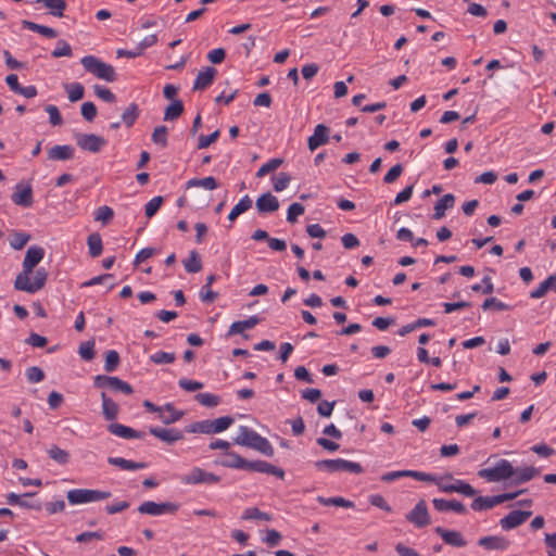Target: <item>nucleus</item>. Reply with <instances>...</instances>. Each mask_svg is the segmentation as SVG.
<instances>
[{"instance_id": "nucleus-1", "label": "nucleus", "mask_w": 556, "mask_h": 556, "mask_svg": "<svg viewBox=\"0 0 556 556\" xmlns=\"http://www.w3.org/2000/svg\"><path fill=\"white\" fill-rule=\"evenodd\" d=\"M215 464L227 468L273 475L279 479H283L285 477V471L281 468L271 465L270 463L265 460H248L229 450L225 452L224 455H222L218 459H216Z\"/></svg>"}, {"instance_id": "nucleus-2", "label": "nucleus", "mask_w": 556, "mask_h": 556, "mask_svg": "<svg viewBox=\"0 0 556 556\" xmlns=\"http://www.w3.org/2000/svg\"><path fill=\"white\" fill-rule=\"evenodd\" d=\"M233 443L251 447L269 457L274 455V447L269 441L247 426L239 427V433L233 439Z\"/></svg>"}, {"instance_id": "nucleus-3", "label": "nucleus", "mask_w": 556, "mask_h": 556, "mask_svg": "<svg viewBox=\"0 0 556 556\" xmlns=\"http://www.w3.org/2000/svg\"><path fill=\"white\" fill-rule=\"evenodd\" d=\"M430 480H424L425 482H433L438 485L439 490L444 493H459L465 496L471 497L475 496L477 491L466 481L462 479H455L453 483H446V480H453V476L451 473H445L444 476L438 477L431 473H427Z\"/></svg>"}, {"instance_id": "nucleus-4", "label": "nucleus", "mask_w": 556, "mask_h": 556, "mask_svg": "<svg viewBox=\"0 0 556 556\" xmlns=\"http://www.w3.org/2000/svg\"><path fill=\"white\" fill-rule=\"evenodd\" d=\"M80 63L87 73H90L98 79H102L106 83H113L117 79L115 68L94 55L84 56Z\"/></svg>"}, {"instance_id": "nucleus-5", "label": "nucleus", "mask_w": 556, "mask_h": 556, "mask_svg": "<svg viewBox=\"0 0 556 556\" xmlns=\"http://www.w3.org/2000/svg\"><path fill=\"white\" fill-rule=\"evenodd\" d=\"M235 419L231 416H223L214 420H201L195 421L186 428L187 432L190 433H204V434H215L220 433L228 429Z\"/></svg>"}, {"instance_id": "nucleus-6", "label": "nucleus", "mask_w": 556, "mask_h": 556, "mask_svg": "<svg viewBox=\"0 0 556 556\" xmlns=\"http://www.w3.org/2000/svg\"><path fill=\"white\" fill-rule=\"evenodd\" d=\"M29 275L30 274H18L14 280V288L18 291L36 293L45 287L48 279V271L46 268H38L33 281H30Z\"/></svg>"}, {"instance_id": "nucleus-7", "label": "nucleus", "mask_w": 556, "mask_h": 556, "mask_svg": "<svg viewBox=\"0 0 556 556\" xmlns=\"http://www.w3.org/2000/svg\"><path fill=\"white\" fill-rule=\"evenodd\" d=\"M110 491L91 489H73L67 492V500L72 505L99 502L111 497Z\"/></svg>"}, {"instance_id": "nucleus-8", "label": "nucleus", "mask_w": 556, "mask_h": 556, "mask_svg": "<svg viewBox=\"0 0 556 556\" xmlns=\"http://www.w3.org/2000/svg\"><path fill=\"white\" fill-rule=\"evenodd\" d=\"M315 467L318 470H325L328 472L348 471L359 475L364 471L361 464L342 458L318 460L315 463Z\"/></svg>"}, {"instance_id": "nucleus-9", "label": "nucleus", "mask_w": 556, "mask_h": 556, "mask_svg": "<svg viewBox=\"0 0 556 556\" xmlns=\"http://www.w3.org/2000/svg\"><path fill=\"white\" fill-rule=\"evenodd\" d=\"M515 469L506 459H501L493 468H483L478 471V476L490 481L498 482L513 478Z\"/></svg>"}, {"instance_id": "nucleus-10", "label": "nucleus", "mask_w": 556, "mask_h": 556, "mask_svg": "<svg viewBox=\"0 0 556 556\" xmlns=\"http://www.w3.org/2000/svg\"><path fill=\"white\" fill-rule=\"evenodd\" d=\"M93 384L96 388L110 389L112 391L122 392L127 395L134 393L132 387L118 377L98 375L93 379Z\"/></svg>"}, {"instance_id": "nucleus-11", "label": "nucleus", "mask_w": 556, "mask_h": 556, "mask_svg": "<svg viewBox=\"0 0 556 556\" xmlns=\"http://www.w3.org/2000/svg\"><path fill=\"white\" fill-rule=\"evenodd\" d=\"M220 481V477L208 472L200 467H193L191 471L181 478V482L185 484H216Z\"/></svg>"}, {"instance_id": "nucleus-12", "label": "nucleus", "mask_w": 556, "mask_h": 556, "mask_svg": "<svg viewBox=\"0 0 556 556\" xmlns=\"http://www.w3.org/2000/svg\"><path fill=\"white\" fill-rule=\"evenodd\" d=\"M406 520L416 528H424L431 522L428 507L425 500H420L415 507L406 514Z\"/></svg>"}, {"instance_id": "nucleus-13", "label": "nucleus", "mask_w": 556, "mask_h": 556, "mask_svg": "<svg viewBox=\"0 0 556 556\" xmlns=\"http://www.w3.org/2000/svg\"><path fill=\"white\" fill-rule=\"evenodd\" d=\"M179 505L176 503H155L152 501L143 502L139 505L138 511L140 514H147L151 516H161L164 514H174L177 511Z\"/></svg>"}, {"instance_id": "nucleus-14", "label": "nucleus", "mask_w": 556, "mask_h": 556, "mask_svg": "<svg viewBox=\"0 0 556 556\" xmlns=\"http://www.w3.org/2000/svg\"><path fill=\"white\" fill-rule=\"evenodd\" d=\"M12 202L21 207H30L34 203L33 188L29 184H17L11 195Z\"/></svg>"}, {"instance_id": "nucleus-15", "label": "nucleus", "mask_w": 556, "mask_h": 556, "mask_svg": "<svg viewBox=\"0 0 556 556\" xmlns=\"http://www.w3.org/2000/svg\"><path fill=\"white\" fill-rule=\"evenodd\" d=\"M76 142L80 149L92 153L100 152V150L106 144L104 138L94 134L78 135Z\"/></svg>"}, {"instance_id": "nucleus-16", "label": "nucleus", "mask_w": 556, "mask_h": 556, "mask_svg": "<svg viewBox=\"0 0 556 556\" xmlns=\"http://www.w3.org/2000/svg\"><path fill=\"white\" fill-rule=\"evenodd\" d=\"M43 256V248L39 245L29 247L22 264L23 270L20 274H31L34 268L42 261Z\"/></svg>"}, {"instance_id": "nucleus-17", "label": "nucleus", "mask_w": 556, "mask_h": 556, "mask_svg": "<svg viewBox=\"0 0 556 556\" xmlns=\"http://www.w3.org/2000/svg\"><path fill=\"white\" fill-rule=\"evenodd\" d=\"M530 510H513L500 520L503 530H511L522 525L530 516Z\"/></svg>"}, {"instance_id": "nucleus-18", "label": "nucleus", "mask_w": 556, "mask_h": 556, "mask_svg": "<svg viewBox=\"0 0 556 556\" xmlns=\"http://www.w3.org/2000/svg\"><path fill=\"white\" fill-rule=\"evenodd\" d=\"M434 531L447 545L453 547H465L467 545V541L459 531L447 530L442 527H437Z\"/></svg>"}, {"instance_id": "nucleus-19", "label": "nucleus", "mask_w": 556, "mask_h": 556, "mask_svg": "<svg viewBox=\"0 0 556 556\" xmlns=\"http://www.w3.org/2000/svg\"><path fill=\"white\" fill-rule=\"evenodd\" d=\"M478 545L488 551H506L510 542L502 535H489L479 539Z\"/></svg>"}, {"instance_id": "nucleus-20", "label": "nucleus", "mask_w": 556, "mask_h": 556, "mask_svg": "<svg viewBox=\"0 0 556 556\" xmlns=\"http://www.w3.org/2000/svg\"><path fill=\"white\" fill-rule=\"evenodd\" d=\"M150 433L167 444H173L184 439L182 432L178 429L151 427Z\"/></svg>"}, {"instance_id": "nucleus-21", "label": "nucleus", "mask_w": 556, "mask_h": 556, "mask_svg": "<svg viewBox=\"0 0 556 556\" xmlns=\"http://www.w3.org/2000/svg\"><path fill=\"white\" fill-rule=\"evenodd\" d=\"M410 477L418 481L430 480L426 472L416 470H397L383 473L380 480L387 483L393 482L400 478Z\"/></svg>"}, {"instance_id": "nucleus-22", "label": "nucleus", "mask_w": 556, "mask_h": 556, "mask_svg": "<svg viewBox=\"0 0 556 556\" xmlns=\"http://www.w3.org/2000/svg\"><path fill=\"white\" fill-rule=\"evenodd\" d=\"M329 140V128L324 124H318L314 134L308 138L307 146L311 151H315L320 146H324Z\"/></svg>"}, {"instance_id": "nucleus-23", "label": "nucleus", "mask_w": 556, "mask_h": 556, "mask_svg": "<svg viewBox=\"0 0 556 556\" xmlns=\"http://www.w3.org/2000/svg\"><path fill=\"white\" fill-rule=\"evenodd\" d=\"M255 205H256L258 213H261V214L273 213V212L278 211L279 201L270 192H266L257 198Z\"/></svg>"}, {"instance_id": "nucleus-24", "label": "nucleus", "mask_w": 556, "mask_h": 556, "mask_svg": "<svg viewBox=\"0 0 556 556\" xmlns=\"http://www.w3.org/2000/svg\"><path fill=\"white\" fill-rule=\"evenodd\" d=\"M216 73V68L212 66H207L200 71L193 83V90H204L210 87L214 81Z\"/></svg>"}, {"instance_id": "nucleus-25", "label": "nucleus", "mask_w": 556, "mask_h": 556, "mask_svg": "<svg viewBox=\"0 0 556 556\" xmlns=\"http://www.w3.org/2000/svg\"><path fill=\"white\" fill-rule=\"evenodd\" d=\"M108 430L112 434L124 439H142L144 437L143 432L137 431L130 427L117 422L110 424L108 426Z\"/></svg>"}, {"instance_id": "nucleus-26", "label": "nucleus", "mask_w": 556, "mask_h": 556, "mask_svg": "<svg viewBox=\"0 0 556 556\" xmlns=\"http://www.w3.org/2000/svg\"><path fill=\"white\" fill-rule=\"evenodd\" d=\"M74 156V148L68 144L54 146L48 151V157L53 161H67Z\"/></svg>"}, {"instance_id": "nucleus-27", "label": "nucleus", "mask_w": 556, "mask_h": 556, "mask_svg": "<svg viewBox=\"0 0 556 556\" xmlns=\"http://www.w3.org/2000/svg\"><path fill=\"white\" fill-rule=\"evenodd\" d=\"M455 204V197L452 193L444 194L434 205L433 219H441L445 216V212Z\"/></svg>"}, {"instance_id": "nucleus-28", "label": "nucleus", "mask_w": 556, "mask_h": 556, "mask_svg": "<svg viewBox=\"0 0 556 556\" xmlns=\"http://www.w3.org/2000/svg\"><path fill=\"white\" fill-rule=\"evenodd\" d=\"M102 400V414L106 420H114L117 418L119 413L118 405L106 395L105 392L101 393Z\"/></svg>"}, {"instance_id": "nucleus-29", "label": "nucleus", "mask_w": 556, "mask_h": 556, "mask_svg": "<svg viewBox=\"0 0 556 556\" xmlns=\"http://www.w3.org/2000/svg\"><path fill=\"white\" fill-rule=\"evenodd\" d=\"M258 323L260 318L257 316H251L245 320L235 321L229 327L228 336L242 333L247 329L254 328Z\"/></svg>"}, {"instance_id": "nucleus-30", "label": "nucleus", "mask_w": 556, "mask_h": 556, "mask_svg": "<svg viewBox=\"0 0 556 556\" xmlns=\"http://www.w3.org/2000/svg\"><path fill=\"white\" fill-rule=\"evenodd\" d=\"M540 475V469L529 466L521 469H515V475L513 479L514 484H521L530 481L534 477Z\"/></svg>"}, {"instance_id": "nucleus-31", "label": "nucleus", "mask_w": 556, "mask_h": 556, "mask_svg": "<svg viewBox=\"0 0 556 556\" xmlns=\"http://www.w3.org/2000/svg\"><path fill=\"white\" fill-rule=\"evenodd\" d=\"M108 463L123 470H138L147 467L146 463H137L123 457H109Z\"/></svg>"}, {"instance_id": "nucleus-32", "label": "nucleus", "mask_w": 556, "mask_h": 556, "mask_svg": "<svg viewBox=\"0 0 556 556\" xmlns=\"http://www.w3.org/2000/svg\"><path fill=\"white\" fill-rule=\"evenodd\" d=\"M48 456L59 465H66L70 462L71 455L66 450L52 444L47 450Z\"/></svg>"}, {"instance_id": "nucleus-33", "label": "nucleus", "mask_w": 556, "mask_h": 556, "mask_svg": "<svg viewBox=\"0 0 556 556\" xmlns=\"http://www.w3.org/2000/svg\"><path fill=\"white\" fill-rule=\"evenodd\" d=\"M496 505H497V501L495 498V495L494 496H478L472 501L470 507L475 511H482V510L491 509Z\"/></svg>"}, {"instance_id": "nucleus-34", "label": "nucleus", "mask_w": 556, "mask_h": 556, "mask_svg": "<svg viewBox=\"0 0 556 556\" xmlns=\"http://www.w3.org/2000/svg\"><path fill=\"white\" fill-rule=\"evenodd\" d=\"M163 410L167 412V414H164L163 412L160 414V418L163 424L170 425L173 422H176L179 420L184 413L177 410L173 404L168 403L163 407Z\"/></svg>"}, {"instance_id": "nucleus-35", "label": "nucleus", "mask_w": 556, "mask_h": 556, "mask_svg": "<svg viewBox=\"0 0 556 556\" xmlns=\"http://www.w3.org/2000/svg\"><path fill=\"white\" fill-rule=\"evenodd\" d=\"M38 3H42L53 16L62 17L64 10L66 9L65 0H37Z\"/></svg>"}, {"instance_id": "nucleus-36", "label": "nucleus", "mask_w": 556, "mask_h": 556, "mask_svg": "<svg viewBox=\"0 0 556 556\" xmlns=\"http://www.w3.org/2000/svg\"><path fill=\"white\" fill-rule=\"evenodd\" d=\"M139 113L140 111L138 104L130 103L122 113V122L125 124L126 127L129 128L136 123Z\"/></svg>"}, {"instance_id": "nucleus-37", "label": "nucleus", "mask_w": 556, "mask_h": 556, "mask_svg": "<svg viewBox=\"0 0 556 556\" xmlns=\"http://www.w3.org/2000/svg\"><path fill=\"white\" fill-rule=\"evenodd\" d=\"M89 254L91 257H98L103 250L101 236L97 232L89 235L87 239Z\"/></svg>"}, {"instance_id": "nucleus-38", "label": "nucleus", "mask_w": 556, "mask_h": 556, "mask_svg": "<svg viewBox=\"0 0 556 556\" xmlns=\"http://www.w3.org/2000/svg\"><path fill=\"white\" fill-rule=\"evenodd\" d=\"M184 113V104L180 100H174L164 111V121H175Z\"/></svg>"}, {"instance_id": "nucleus-39", "label": "nucleus", "mask_w": 556, "mask_h": 556, "mask_svg": "<svg viewBox=\"0 0 556 556\" xmlns=\"http://www.w3.org/2000/svg\"><path fill=\"white\" fill-rule=\"evenodd\" d=\"M552 282H556V275L548 276L539 287L530 292L531 299L543 298L552 289Z\"/></svg>"}, {"instance_id": "nucleus-40", "label": "nucleus", "mask_w": 556, "mask_h": 556, "mask_svg": "<svg viewBox=\"0 0 556 556\" xmlns=\"http://www.w3.org/2000/svg\"><path fill=\"white\" fill-rule=\"evenodd\" d=\"M252 206V200L249 195H244L231 210L228 219L233 222L240 214L247 212Z\"/></svg>"}, {"instance_id": "nucleus-41", "label": "nucleus", "mask_w": 556, "mask_h": 556, "mask_svg": "<svg viewBox=\"0 0 556 556\" xmlns=\"http://www.w3.org/2000/svg\"><path fill=\"white\" fill-rule=\"evenodd\" d=\"M187 187H202L207 190H214L217 188V181L213 176L204 178H192L187 182Z\"/></svg>"}, {"instance_id": "nucleus-42", "label": "nucleus", "mask_w": 556, "mask_h": 556, "mask_svg": "<svg viewBox=\"0 0 556 556\" xmlns=\"http://www.w3.org/2000/svg\"><path fill=\"white\" fill-rule=\"evenodd\" d=\"M65 90L71 102H77L81 100L85 92V88L80 83L67 84L65 85Z\"/></svg>"}, {"instance_id": "nucleus-43", "label": "nucleus", "mask_w": 556, "mask_h": 556, "mask_svg": "<svg viewBox=\"0 0 556 556\" xmlns=\"http://www.w3.org/2000/svg\"><path fill=\"white\" fill-rule=\"evenodd\" d=\"M184 266L188 273H199L202 269V262L195 251H191L189 257L184 261Z\"/></svg>"}, {"instance_id": "nucleus-44", "label": "nucleus", "mask_w": 556, "mask_h": 556, "mask_svg": "<svg viewBox=\"0 0 556 556\" xmlns=\"http://www.w3.org/2000/svg\"><path fill=\"white\" fill-rule=\"evenodd\" d=\"M30 240V235L22 231H14L10 237V245L14 250H22Z\"/></svg>"}, {"instance_id": "nucleus-45", "label": "nucleus", "mask_w": 556, "mask_h": 556, "mask_svg": "<svg viewBox=\"0 0 556 556\" xmlns=\"http://www.w3.org/2000/svg\"><path fill=\"white\" fill-rule=\"evenodd\" d=\"M242 519L244 520H264V521H270L271 516L267 513L261 511L257 507H249L244 509L242 514Z\"/></svg>"}, {"instance_id": "nucleus-46", "label": "nucleus", "mask_w": 556, "mask_h": 556, "mask_svg": "<svg viewBox=\"0 0 556 556\" xmlns=\"http://www.w3.org/2000/svg\"><path fill=\"white\" fill-rule=\"evenodd\" d=\"M283 163L282 159H271L267 163L263 164L258 170L256 172L255 176L257 178H262L268 173H271L276 170L281 164Z\"/></svg>"}, {"instance_id": "nucleus-47", "label": "nucleus", "mask_w": 556, "mask_h": 556, "mask_svg": "<svg viewBox=\"0 0 556 556\" xmlns=\"http://www.w3.org/2000/svg\"><path fill=\"white\" fill-rule=\"evenodd\" d=\"M119 365V354L115 350H110L105 354L104 370L113 372Z\"/></svg>"}, {"instance_id": "nucleus-48", "label": "nucleus", "mask_w": 556, "mask_h": 556, "mask_svg": "<svg viewBox=\"0 0 556 556\" xmlns=\"http://www.w3.org/2000/svg\"><path fill=\"white\" fill-rule=\"evenodd\" d=\"M78 353L80 357L85 361H91L94 358V341L89 340L80 343Z\"/></svg>"}, {"instance_id": "nucleus-49", "label": "nucleus", "mask_w": 556, "mask_h": 556, "mask_svg": "<svg viewBox=\"0 0 556 556\" xmlns=\"http://www.w3.org/2000/svg\"><path fill=\"white\" fill-rule=\"evenodd\" d=\"M195 400L199 404L206 407H215L219 404V396L212 393H199L195 395Z\"/></svg>"}, {"instance_id": "nucleus-50", "label": "nucleus", "mask_w": 556, "mask_h": 556, "mask_svg": "<svg viewBox=\"0 0 556 556\" xmlns=\"http://www.w3.org/2000/svg\"><path fill=\"white\" fill-rule=\"evenodd\" d=\"M152 141L165 148L167 146V128L166 126H157L152 134Z\"/></svg>"}, {"instance_id": "nucleus-51", "label": "nucleus", "mask_w": 556, "mask_h": 556, "mask_svg": "<svg viewBox=\"0 0 556 556\" xmlns=\"http://www.w3.org/2000/svg\"><path fill=\"white\" fill-rule=\"evenodd\" d=\"M291 181V177L287 173H279L273 178L274 190L277 192L283 191Z\"/></svg>"}, {"instance_id": "nucleus-52", "label": "nucleus", "mask_w": 556, "mask_h": 556, "mask_svg": "<svg viewBox=\"0 0 556 556\" xmlns=\"http://www.w3.org/2000/svg\"><path fill=\"white\" fill-rule=\"evenodd\" d=\"M93 91L98 98H100L101 100H103L105 102L113 103L116 100L115 94L109 88H106L104 86L94 85Z\"/></svg>"}, {"instance_id": "nucleus-53", "label": "nucleus", "mask_w": 556, "mask_h": 556, "mask_svg": "<svg viewBox=\"0 0 556 556\" xmlns=\"http://www.w3.org/2000/svg\"><path fill=\"white\" fill-rule=\"evenodd\" d=\"M163 203V198L161 195L152 198L144 206L146 216L151 218L156 214Z\"/></svg>"}, {"instance_id": "nucleus-54", "label": "nucleus", "mask_w": 556, "mask_h": 556, "mask_svg": "<svg viewBox=\"0 0 556 556\" xmlns=\"http://www.w3.org/2000/svg\"><path fill=\"white\" fill-rule=\"evenodd\" d=\"M150 359L154 364H172L175 362L176 356L174 353L156 352L150 356Z\"/></svg>"}, {"instance_id": "nucleus-55", "label": "nucleus", "mask_w": 556, "mask_h": 556, "mask_svg": "<svg viewBox=\"0 0 556 556\" xmlns=\"http://www.w3.org/2000/svg\"><path fill=\"white\" fill-rule=\"evenodd\" d=\"M114 216V212L110 206L103 205L97 208L94 219L104 224L109 223Z\"/></svg>"}, {"instance_id": "nucleus-56", "label": "nucleus", "mask_w": 556, "mask_h": 556, "mask_svg": "<svg viewBox=\"0 0 556 556\" xmlns=\"http://www.w3.org/2000/svg\"><path fill=\"white\" fill-rule=\"evenodd\" d=\"M26 378L30 383H37L45 379V372L40 367L31 366L26 369Z\"/></svg>"}, {"instance_id": "nucleus-57", "label": "nucleus", "mask_w": 556, "mask_h": 556, "mask_svg": "<svg viewBox=\"0 0 556 556\" xmlns=\"http://www.w3.org/2000/svg\"><path fill=\"white\" fill-rule=\"evenodd\" d=\"M305 211V207L304 205H302L301 203H292L289 207H288V213H287V220L289 223H294L296 222L298 217L300 215H302Z\"/></svg>"}, {"instance_id": "nucleus-58", "label": "nucleus", "mask_w": 556, "mask_h": 556, "mask_svg": "<svg viewBox=\"0 0 556 556\" xmlns=\"http://www.w3.org/2000/svg\"><path fill=\"white\" fill-rule=\"evenodd\" d=\"M482 283L483 285H480V283L472 285L471 290L473 292H482L483 294H490L493 292L494 286H493L490 277H488V276L484 277L482 279Z\"/></svg>"}, {"instance_id": "nucleus-59", "label": "nucleus", "mask_w": 556, "mask_h": 556, "mask_svg": "<svg viewBox=\"0 0 556 556\" xmlns=\"http://www.w3.org/2000/svg\"><path fill=\"white\" fill-rule=\"evenodd\" d=\"M53 58L71 56L72 48L65 40H59L58 47L52 51Z\"/></svg>"}, {"instance_id": "nucleus-60", "label": "nucleus", "mask_w": 556, "mask_h": 556, "mask_svg": "<svg viewBox=\"0 0 556 556\" xmlns=\"http://www.w3.org/2000/svg\"><path fill=\"white\" fill-rule=\"evenodd\" d=\"M402 173H403V166L401 164H395L384 175L383 181L386 184H393L394 181H396L399 179V177L402 175Z\"/></svg>"}, {"instance_id": "nucleus-61", "label": "nucleus", "mask_w": 556, "mask_h": 556, "mask_svg": "<svg viewBox=\"0 0 556 556\" xmlns=\"http://www.w3.org/2000/svg\"><path fill=\"white\" fill-rule=\"evenodd\" d=\"M97 108L93 102H85L81 105V115L88 122H92L97 116Z\"/></svg>"}, {"instance_id": "nucleus-62", "label": "nucleus", "mask_w": 556, "mask_h": 556, "mask_svg": "<svg viewBox=\"0 0 556 556\" xmlns=\"http://www.w3.org/2000/svg\"><path fill=\"white\" fill-rule=\"evenodd\" d=\"M46 112L49 114L50 123L53 126H59L63 123L59 109L55 105L49 104L46 106Z\"/></svg>"}, {"instance_id": "nucleus-63", "label": "nucleus", "mask_w": 556, "mask_h": 556, "mask_svg": "<svg viewBox=\"0 0 556 556\" xmlns=\"http://www.w3.org/2000/svg\"><path fill=\"white\" fill-rule=\"evenodd\" d=\"M178 384L181 389H184L185 391H188V392H193V391H197V390H200L203 388V383L200 382V381H195V380H190V379H186V378H182L178 381Z\"/></svg>"}, {"instance_id": "nucleus-64", "label": "nucleus", "mask_w": 556, "mask_h": 556, "mask_svg": "<svg viewBox=\"0 0 556 556\" xmlns=\"http://www.w3.org/2000/svg\"><path fill=\"white\" fill-rule=\"evenodd\" d=\"M219 137V130H215L214 132H212L211 135H207V136H204V135H201L199 137V142H198V149H205L207 148L208 146H211L212 143H214Z\"/></svg>"}]
</instances>
